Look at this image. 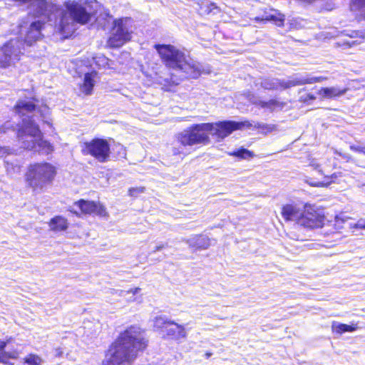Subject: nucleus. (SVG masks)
<instances>
[{"label": "nucleus", "instance_id": "1", "mask_svg": "<svg viewBox=\"0 0 365 365\" xmlns=\"http://www.w3.org/2000/svg\"><path fill=\"white\" fill-rule=\"evenodd\" d=\"M14 110L18 117L21 118V123L16 124V135L21 146L24 149L41 154L51 153L53 146L43 140L42 133L38 125L36 123V118H41L44 123L51 126L49 108L44 106L36 110L33 101L20 100L16 104Z\"/></svg>", "mask_w": 365, "mask_h": 365}, {"label": "nucleus", "instance_id": "2", "mask_svg": "<svg viewBox=\"0 0 365 365\" xmlns=\"http://www.w3.org/2000/svg\"><path fill=\"white\" fill-rule=\"evenodd\" d=\"M147 346L141 329L130 327L120 334L110 346L103 365L129 364L137 356V352Z\"/></svg>", "mask_w": 365, "mask_h": 365}, {"label": "nucleus", "instance_id": "3", "mask_svg": "<svg viewBox=\"0 0 365 365\" xmlns=\"http://www.w3.org/2000/svg\"><path fill=\"white\" fill-rule=\"evenodd\" d=\"M154 48L158 51L165 66L179 74L180 78H197L205 72L203 66L194 61L185 51L173 45L155 44Z\"/></svg>", "mask_w": 365, "mask_h": 365}, {"label": "nucleus", "instance_id": "4", "mask_svg": "<svg viewBox=\"0 0 365 365\" xmlns=\"http://www.w3.org/2000/svg\"><path fill=\"white\" fill-rule=\"evenodd\" d=\"M211 126L204 123L194 124L178 133L173 144V154L185 156L189 153L190 147L199 144H208L210 137L207 135V130Z\"/></svg>", "mask_w": 365, "mask_h": 365}, {"label": "nucleus", "instance_id": "5", "mask_svg": "<svg viewBox=\"0 0 365 365\" xmlns=\"http://www.w3.org/2000/svg\"><path fill=\"white\" fill-rule=\"evenodd\" d=\"M66 10L60 13V17L56 23L58 31L68 36L76 29V23L85 24L91 19V14L86 11L85 6L76 1H67L64 3Z\"/></svg>", "mask_w": 365, "mask_h": 365}, {"label": "nucleus", "instance_id": "6", "mask_svg": "<svg viewBox=\"0 0 365 365\" xmlns=\"http://www.w3.org/2000/svg\"><path fill=\"white\" fill-rule=\"evenodd\" d=\"M56 175V168L49 163L31 164L26 173V182L34 191L50 185Z\"/></svg>", "mask_w": 365, "mask_h": 365}, {"label": "nucleus", "instance_id": "7", "mask_svg": "<svg viewBox=\"0 0 365 365\" xmlns=\"http://www.w3.org/2000/svg\"><path fill=\"white\" fill-rule=\"evenodd\" d=\"M327 79V78L324 76H313L308 73H296L287 79L277 78H263L260 82V85L263 88L267 90H285L294 86L320 83Z\"/></svg>", "mask_w": 365, "mask_h": 365}, {"label": "nucleus", "instance_id": "8", "mask_svg": "<svg viewBox=\"0 0 365 365\" xmlns=\"http://www.w3.org/2000/svg\"><path fill=\"white\" fill-rule=\"evenodd\" d=\"M133 23V20L130 17L115 19L107 41L108 46L118 48L129 41L134 30Z\"/></svg>", "mask_w": 365, "mask_h": 365}, {"label": "nucleus", "instance_id": "9", "mask_svg": "<svg viewBox=\"0 0 365 365\" xmlns=\"http://www.w3.org/2000/svg\"><path fill=\"white\" fill-rule=\"evenodd\" d=\"M48 11L46 15L36 14V17L33 20H28L24 25L21 26L20 33L24 36V43L31 46L41 37V29L46 21H51L50 13Z\"/></svg>", "mask_w": 365, "mask_h": 365}, {"label": "nucleus", "instance_id": "10", "mask_svg": "<svg viewBox=\"0 0 365 365\" xmlns=\"http://www.w3.org/2000/svg\"><path fill=\"white\" fill-rule=\"evenodd\" d=\"M205 125H212L207 130V135H211L217 140H221L230 135L233 131L242 128H251L252 124L248 120L237 122L234 120L219 121L215 123H206Z\"/></svg>", "mask_w": 365, "mask_h": 365}, {"label": "nucleus", "instance_id": "11", "mask_svg": "<svg viewBox=\"0 0 365 365\" xmlns=\"http://www.w3.org/2000/svg\"><path fill=\"white\" fill-rule=\"evenodd\" d=\"M22 43L18 38L10 40L0 48V67L6 68L19 60Z\"/></svg>", "mask_w": 365, "mask_h": 365}, {"label": "nucleus", "instance_id": "12", "mask_svg": "<svg viewBox=\"0 0 365 365\" xmlns=\"http://www.w3.org/2000/svg\"><path fill=\"white\" fill-rule=\"evenodd\" d=\"M83 152L94 157L101 163L106 162L110 156V145L107 140L96 138L84 143Z\"/></svg>", "mask_w": 365, "mask_h": 365}, {"label": "nucleus", "instance_id": "13", "mask_svg": "<svg viewBox=\"0 0 365 365\" xmlns=\"http://www.w3.org/2000/svg\"><path fill=\"white\" fill-rule=\"evenodd\" d=\"M324 216L320 210L312 206H305L302 216L299 220V225L304 227L314 229L322 227L324 224Z\"/></svg>", "mask_w": 365, "mask_h": 365}, {"label": "nucleus", "instance_id": "14", "mask_svg": "<svg viewBox=\"0 0 365 365\" xmlns=\"http://www.w3.org/2000/svg\"><path fill=\"white\" fill-rule=\"evenodd\" d=\"M74 207H78L81 212L83 214H94L99 216H105L106 215L104 207L100 203L93 201L80 200L74 203Z\"/></svg>", "mask_w": 365, "mask_h": 365}, {"label": "nucleus", "instance_id": "15", "mask_svg": "<svg viewBox=\"0 0 365 365\" xmlns=\"http://www.w3.org/2000/svg\"><path fill=\"white\" fill-rule=\"evenodd\" d=\"M304 210L296 205L288 204L282 207V215L287 221H296L299 225V220L302 216Z\"/></svg>", "mask_w": 365, "mask_h": 365}, {"label": "nucleus", "instance_id": "16", "mask_svg": "<svg viewBox=\"0 0 365 365\" xmlns=\"http://www.w3.org/2000/svg\"><path fill=\"white\" fill-rule=\"evenodd\" d=\"M165 332L168 336L175 340L185 339L187 336L185 327L173 321L170 322V324H169Z\"/></svg>", "mask_w": 365, "mask_h": 365}, {"label": "nucleus", "instance_id": "17", "mask_svg": "<svg viewBox=\"0 0 365 365\" xmlns=\"http://www.w3.org/2000/svg\"><path fill=\"white\" fill-rule=\"evenodd\" d=\"M141 289L135 287L129 290H118V296L125 298L128 302H137L140 303L142 302V295L140 294Z\"/></svg>", "mask_w": 365, "mask_h": 365}, {"label": "nucleus", "instance_id": "18", "mask_svg": "<svg viewBox=\"0 0 365 365\" xmlns=\"http://www.w3.org/2000/svg\"><path fill=\"white\" fill-rule=\"evenodd\" d=\"M346 88H340L336 86L322 88L318 91V94L322 98H333L340 97L346 92Z\"/></svg>", "mask_w": 365, "mask_h": 365}, {"label": "nucleus", "instance_id": "19", "mask_svg": "<svg viewBox=\"0 0 365 365\" xmlns=\"http://www.w3.org/2000/svg\"><path fill=\"white\" fill-rule=\"evenodd\" d=\"M186 242L190 247L195 249H207L211 245L210 239L204 235L192 237Z\"/></svg>", "mask_w": 365, "mask_h": 365}, {"label": "nucleus", "instance_id": "20", "mask_svg": "<svg viewBox=\"0 0 365 365\" xmlns=\"http://www.w3.org/2000/svg\"><path fill=\"white\" fill-rule=\"evenodd\" d=\"M252 103L256 106L261 107L262 108L267 109L269 111H273L276 109H282L284 106V103L280 102L276 99H272L268 101H264L259 99H255L252 101Z\"/></svg>", "mask_w": 365, "mask_h": 365}, {"label": "nucleus", "instance_id": "21", "mask_svg": "<svg viewBox=\"0 0 365 365\" xmlns=\"http://www.w3.org/2000/svg\"><path fill=\"white\" fill-rule=\"evenodd\" d=\"M7 343L0 340V362L7 365H14L8 361L9 359H16L19 356V351L14 350L11 351H4Z\"/></svg>", "mask_w": 365, "mask_h": 365}, {"label": "nucleus", "instance_id": "22", "mask_svg": "<svg viewBox=\"0 0 365 365\" xmlns=\"http://www.w3.org/2000/svg\"><path fill=\"white\" fill-rule=\"evenodd\" d=\"M68 226L67 220L62 216H56L49 222L50 229L54 232L64 231L68 228Z\"/></svg>", "mask_w": 365, "mask_h": 365}, {"label": "nucleus", "instance_id": "23", "mask_svg": "<svg viewBox=\"0 0 365 365\" xmlns=\"http://www.w3.org/2000/svg\"><path fill=\"white\" fill-rule=\"evenodd\" d=\"M5 166L8 175L14 176L20 174L22 163L17 159H6L5 160Z\"/></svg>", "mask_w": 365, "mask_h": 365}, {"label": "nucleus", "instance_id": "24", "mask_svg": "<svg viewBox=\"0 0 365 365\" xmlns=\"http://www.w3.org/2000/svg\"><path fill=\"white\" fill-rule=\"evenodd\" d=\"M96 76V72L87 73L84 76L83 86H81V91L86 95L91 93L94 86V78Z\"/></svg>", "mask_w": 365, "mask_h": 365}, {"label": "nucleus", "instance_id": "25", "mask_svg": "<svg viewBox=\"0 0 365 365\" xmlns=\"http://www.w3.org/2000/svg\"><path fill=\"white\" fill-rule=\"evenodd\" d=\"M351 11L361 19H365V0H351Z\"/></svg>", "mask_w": 365, "mask_h": 365}, {"label": "nucleus", "instance_id": "26", "mask_svg": "<svg viewBox=\"0 0 365 365\" xmlns=\"http://www.w3.org/2000/svg\"><path fill=\"white\" fill-rule=\"evenodd\" d=\"M357 326L356 324H345L337 322H333L331 324V329L333 332L341 334L345 332H351L356 330Z\"/></svg>", "mask_w": 365, "mask_h": 365}, {"label": "nucleus", "instance_id": "27", "mask_svg": "<svg viewBox=\"0 0 365 365\" xmlns=\"http://www.w3.org/2000/svg\"><path fill=\"white\" fill-rule=\"evenodd\" d=\"M170 322L171 320H169L165 316H158L155 317L153 320V327L158 330H162L165 332L169 324H170Z\"/></svg>", "mask_w": 365, "mask_h": 365}, {"label": "nucleus", "instance_id": "28", "mask_svg": "<svg viewBox=\"0 0 365 365\" xmlns=\"http://www.w3.org/2000/svg\"><path fill=\"white\" fill-rule=\"evenodd\" d=\"M337 178L336 173L332 174L331 176H325L324 179L322 181H307L308 183L314 187H327L331 182H334Z\"/></svg>", "mask_w": 365, "mask_h": 365}, {"label": "nucleus", "instance_id": "29", "mask_svg": "<svg viewBox=\"0 0 365 365\" xmlns=\"http://www.w3.org/2000/svg\"><path fill=\"white\" fill-rule=\"evenodd\" d=\"M14 123L10 120H7L4 123H0V139L4 138V135H9L16 131V128L14 126Z\"/></svg>", "mask_w": 365, "mask_h": 365}, {"label": "nucleus", "instance_id": "30", "mask_svg": "<svg viewBox=\"0 0 365 365\" xmlns=\"http://www.w3.org/2000/svg\"><path fill=\"white\" fill-rule=\"evenodd\" d=\"M23 365H43V360L39 356L30 354L24 359Z\"/></svg>", "mask_w": 365, "mask_h": 365}, {"label": "nucleus", "instance_id": "31", "mask_svg": "<svg viewBox=\"0 0 365 365\" xmlns=\"http://www.w3.org/2000/svg\"><path fill=\"white\" fill-rule=\"evenodd\" d=\"M230 155L237 157V158H240L242 159L250 158L253 156L252 153L245 148L238 149L235 151H233L232 153H230Z\"/></svg>", "mask_w": 365, "mask_h": 365}, {"label": "nucleus", "instance_id": "32", "mask_svg": "<svg viewBox=\"0 0 365 365\" xmlns=\"http://www.w3.org/2000/svg\"><path fill=\"white\" fill-rule=\"evenodd\" d=\"M251 123L252 124V127H254V128H258V129H261L264 133H270L275 129V125H272V124H267V123H258V122L255 123V124H253L252 123Z\"/></svg>", "mask_w": 365, "mask_h": 365}, {"label": "nucleus", "instance_id": "33", "mask_svg": "<svg viewBox=\"0 0 365 365\" xmlns=\"http://www.w3.org/2000/svg\"><path fill=\"white\" fill-rule=\"evenodd\" d=\"M160 84H168V83H173L174 84H178V80H175L173 78V77H170V78H163V77H159V78H158L156 80Z\"/></svg>", "mask_w": 365, "mask_h": 365}, {"label": "nucleus", "instance_id": "34", "mask_svg": "<svg viewBox=\"0 0 365 365\" xmlns=\"http://www.w3.org/2000/svg\"><path fill=\"white\" fill-rule=\"evenodd\" d=\"M316 99V96L312 93H307L305 95H302L299 97L300 102L304 103H309V101H314Z\"/></svg>", "mask_w": 365, "mask_h": 365}, {"label": "nucleus", "instance_id": "35", "mask_svg": "<svg viewBox=\"0 0 365 365\" xmlns=\"http://www.w3.org/2000/svg\"><path fill=\"white\" fill-rule=\"evenodd\" d=\"M145 190L143 187H132L128 190L129 195L132 197H137L138 195L143 193Z\"/></svg>", "mask_w": 365, "mask_h": 365}, {"label": "nucleus", "instance_id": "36", "mask_svg": "<svg viewBox=\"0 0 365 365\" xmlns=\"http://www.w3.org/2000/svg\"><path fill=\"white\" fill-rule=\"evenodd\" d=\"M11 154V150L7 147H0V157H6Z\"/></svg>", "mask_w": 365, "mask_h": 365}, {"label": "nucleus", "instance_id": "37", "mask_svg": "<svg viewBox=\"0 0 365 365\" xmlns=\"http://www.w3.org/2000/svg\"><path fill=\"white\" fill-rule=\"evenodd\" d=\"M354 228L365 229V219H360L353 226Z\"/></svg>", "mask_w": 365, "mask_h": 365}, {"label": "nucleus", "instance_id": "38", "mask_svg": "<svg viewBox=\"0 0 365 365\" xmlns=\"http://www.w3.org/2000/svg\"><path fill=\"white\" fill-rule=\"evenodd\" d=\"M207 7V9L205 10V12L207 14L211 12L214 9H217V6L214 3H210Z\"/></svg>", "mask_w": 365, "mask_h": 365}, {"label": "nucleus", "instance_id": "39", "mask_svg": "<svg viewBox=\"0 0 365 365\" xmlns=\"http://www.w3.org/2000/svg\"><path fill=\"white\" fill-rule=\"evenodd\" d=\"M63 350L61 348H56L54 351L55 356L60 357L63 355Z\"/></svg>", "mask_w": 365, "mask_h": 365}, {"label": "nucleus", "instance_id": "40", "mask_svg": "<svg viewBox=\"0 0 365 365\" xmlns=\"http://www.w3.org/2000/svg\"><path fill=\"white\" fill-rule=\"evenodd\" d=\"M164 247V245H158L155 247V250H153V252H157V251H160Z\"/></svg>", "mask_w": 365, "mask_h": 365}, {"label": "nucleus", "instance_id": "41", "mask_svg": "<svg viewBox=\"0 0 365 365\" xmlns=\"http://www.w3.org/2000/svg\"><path fill=\"white\" fill-rule=\"evenodd\" d=\"M356 150L359 151V153L365 154V148H359L356 149Z\"/></svg>", "mask_w": 365, "mask_h": 365}, {"label": "nucleus", "instance_id": "42", "mask_svg": "<svg viewBox=\"0 0 365 365\" xmlns=\"http://www.w3.org/2000/svg\"><path fill=\"white\" fill-rule=\"evenodd\" d=\"M349 36H350L351 37H352V38H353V37H355V36H357V32H356V31H351V34H349Z\"/></svg>", "mask_w": 365, "mask_h": 365}, {"label": "nucleus", "instance_id": "43", "mask_svg": "<svg viewBox=\"0 0 365 365\" xmlns=\"http://www.w3.org/2000/svg\"><path fill=\"white\" fill-rule=\"evenodd\" d=\"M100 60H101V61L104 63H107L108 61V59L106 58L105 57H102V58H99Z\"/></svg>", "mask_w": 365, "mask_h": 365}, {"label": "nucleus", "instance_id": "44", "mask_svg": "<svg viewBox=\"0 0 365 365\" xmlns=\"http://www.w3.org/2000/svg\"><path fill=\"white\" fill-rule=\"evenodd\" d=\"M355 43H356L355 41H352L351 42H348L347 44L349 45V46H351L354 45Z\"/></svg>", "mask_w": 365, "mask_h": 365}, {"label": "nucleus", "instance_id": "45", "mask_svg": "<svg viewBox=\"0 0 365 365\" xmlns=\"http://www.w3.org/2000/svg\"><path fill=\"white\" fill-rule=\"evenodd\" d=\"M71 212H73L74 214L76 215H78V212L74 210V207H72L71 210H70Z\"/></svg>", "mask_w": 365, "mask_h": 365}, {"label": "nucleus", "instance_id": "46", "mask_svg": "<svg viewBox=\"0 0 365 365\" xmlns=\"http://www.w3.org/2000/svg\"><path fill=\"white\" fill-rule=\"evenodd\" d=\"M312 166L314 167L316 169L319 167V165H318L314 164V163H312Z\"/></svg>", "mask_w": 365, "mask_h": 365}, {"label": "nucleus", "instance_id": "47", "mask_svg": "<svg viewBox=\"0 0 365 365\" xmlns=\"http://www.w3.org/2000/svg\"><path fill=\"white\" fill-rule=\"evenodd\" d=\"M279 21L280 22L279 24H278V25H281L282 24V21H283V19H279Z\"/></svg>", "mask_w": 365, "mask_h": 365}, {"label": "nucleus", "instance_id": "48", "mask_svg": "<svg viewBox=\"0 0 365 365\" xmlns=\"http://www.w3.org/2000/svg\"><path fill=\"white\" fill-rule=\"evenodd\" d=\"M212 355L211 353H206L207 358L210 357Z\"/></svg>", "mask_w": 365, "mask_h": 365}]
</instances>
